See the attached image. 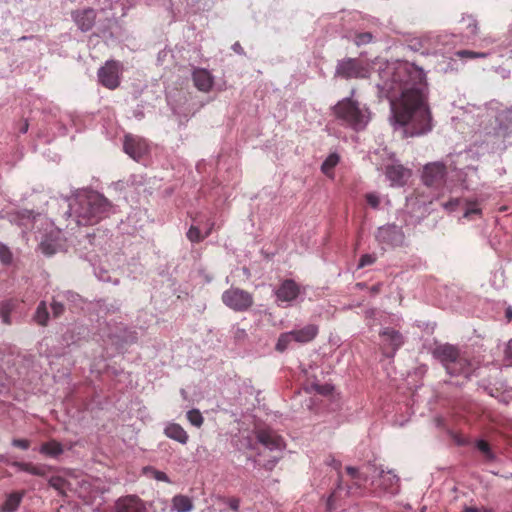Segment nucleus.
<instances>
[{
	"mask_svg": "<svg viewBox=\"0 0 512 512\" xmlns=\"http://www.w3.org/2000/svg\"><path fill=\"white\" fill-rule=\"evenodd\" d=\"M378 96L390 103V123L403 137H417L433 128L426 102L427 83L422 68L407 61L388 63L379 71Z\"/></svg>",
	"mask_w": 512,
	"mask_h": 512,
	"instance_id": "obj_1",
	"label": "nucleus"
},
{
	"mask_svg": "<svg viewBox=\"0 0 512 512\" xmlns=\"http://www.w3.org/2000/svg\"><path fill=\"white\" fill-rule=\"evenodd\" d=\"M67 214L78 226L95 225L115 213V206L103 194L77 189L68 198Z\"/></svg>",
	"mask_w": 512,
	"mask_h": 512,
	"instance_id": "obj_2",
	"label": "nucleus"
},
{
	"mask_svg": "<svg viewBox=\"0 0 512 512\" xmlns=\"http://www.w3.org/2000/svg\"><path fill=\"white\" fill-rule=\"evenodd\" d=\"M471 154V150H465L454 156H449L446 164L443 162L426 164L422 172L423 183L427 187L435 189L441 187L447 173V168H450L456 173L455 176L461 182L463 188L469 189L478 180L477 167L472 164L467 165Z\"/></svg>",
	"mask_w": 512,
	"mask_h": 512,
	"instance_id": "obj_3",
	"label": "nucleus"
},
{
	"mask_svg": "<svg viewBox=\"0 0 512 512\" xmlns=\"http://www.w3.org/2000/svg\"><path fill=\"white\" fill-rule=\"evenodd\" d=\"M355 91H351L349 97L338 101L333 107V113L340 125L356 132L363 131L371 121L369 107L353 97Z\"/></svg>",
	"mask_w": 512,
	"mask_h": 512,
	"instance_id": "obj_4",
	"label": "nucleus"
},
{
	"mask_svg": "<svg viewBox=\"0 0 512 512\" xmlns=\"http://www.w3.org/2000/svg\"><path fill=\"white\" fill-rule=\"evenodd\" d=\"M399 481V477L392 470H380L370 481V488H367L366 494L379 498L392 497L399 493Z\"/></svg>",
	"mask_w": 512,
	"mask_h": 512,
	"instance_id": "obj_5",
	"label": "nucleus"
},
{
	"mask_svg": "<svg viewBox=\"0 0 512 512\" xmlns=\"http://www.w3.org/2000/svg\"><path fill=\"white\" fill-rule=\"evenodd\" d=\"M318 331L319 328L317 325L307 324L304 327L281 333L278 337L275 349L278 352H284L293 342L298 344L311 342L317 336Z\"/></svg>",
	"mask_w": 512,
	"mask_h": 512,
	"instance_id": "obj_6",
	"label": "nucleus"
},
{
	"mask_svg": "<svg viewBox=\"0 0 512 512\" xmlns=\"http://www.w3.org/2000/svg\"><path fill=\"white\" fill-rule=\"evenodd\" d=\"M375 240L383 250H386L402 246L405 243V234L401 226L389 223L377 228Z\"/></svg>",
	"mask_w": 512,
	"mask_h": 512,
	"instance_id": "obj_7",
	"label": "nucleus"
},
{
	"mask_svg": "<svg viewBox=\"0 0 512 512\" xmlns=\"http://www.w3.org/2000/svg\"><path fill=\"white\" fill-rule=\"evenodd\" d=\"M335 75L343 79L367 78L370 76V66L357 58H345L337 62Z\"/></svg>",
	"mask_w": 512,
	"mask_h": 512,
	"instance_id": "obj_8",
	"label": "nucleus"
},
{
	"mask_svg": "<svg viewBox=\"0 0 512 512\" xmlns=\"http://www.w3.org/2000/svg\"><path fill=\"white\" fill-rule=\"evenodd\" d=\"M447 34L427 33L411 41L410 47L414 51H420L422 55L442 53L439 44L447 43Z\"/></svg>",
	"mask_w": 512,
	"mask_h": 512,
	"instance_id": "obj_9",
	"label": "nucleus"
},
{
	"mask_svg": "<svg viewBox=\"0 0 512 512\" xmlns=\"http://www.w3.org/2000/svg\"><path fill=\"white\" fill-rule=\"evenodd\" d=\"M222 301L227 307L237 312L247 311L254 303L252 294L240 288L224 291Z\"/></svg>",
	"mask_w": 512,
	"mask_h": 512,
	"instance_id": "obj_10",
	"label": "nucleus"
},
{
	"mask_svg": "<svg viewBox=\"0 0 512 512\" xmlns=\"http://www.w3.org/2000/svg\"><path fill=\"white\" fill-rule=\"evenodd\" d=\"M443 207L450 212L462 211V217L469 220L480 217L482 214L481 202L478 199L452 198L443 203Z\"/></svg>",
	"mask_w": 512,
	"mask_h": 512,
	"instance_id": "obj_11",
	"label": "nucleus"
},
{
	"mask_svg": "<svg viewBox=\"0 0 512 512\" xmlns=\"http://www.w3.org/2000/svg\"><path fill=\"white\" fill-rule=\"evenodd\" d=\"M123 149L129 157L140 162L149 154L150 145L146 139L137 135L128 134L124 137Z\"/></svg>",
	"mask_w": 512,
	"mask_h": 512,
	"instance_id": "obj_12",
	"label": "nucleus"
},
{
	"mask_svg": "<svg viewBox=\"0 0 512 512\" xmlns=\"http://www.w3.org/2000/svg\"><path fill=\"white\" fill-rule=\"evenodd\" d=\"M122 65L118 61L108 60L105 65L98 70L99 82L108 89H115L120 84V74Z\"/></svg>",
	"mask_w": 512,
	"mask_h": 512,
	"instance_id": "obj_13",
	"label": "nucleus"
},
{
	"mask_svg": "<svg viewBox=\"0 0 512 512\" xmlns=\"http://www.w3.org/2000/svg\"><path fill=\"white\" fill-rule=\"evenodd\" d=\"M367 470H369V467H366V470H358L351 466L346 468V471L352 480V484L347 487L348 495H366L367 485L368 483L370 484V481L372 480L370 473Z\"/></svg>",
	"mask_w": 512,
	"mask_h": 512,
	"instance_id": "obj_14",
	"label": "nucleus"
},
{
	"mask_svg": "<svg viewBox=\"0 0 512 512\" xmlns=\"http://www.w3.org/2000/svg\"><path fill=\"white\" fill-rule=\"evenodd\" d=\"M383 343V354L388 358H393L396 351L404 344L403 335L393 329L384 328L379 333Z\"/></svg>",
	"mask_w": 512,
	"mask_h": 512,
	"instance_id": "obj_15",
	"label": "nucleus"
},
{
	"mask_svg": "<svg viewBox=\"0 0 512 512\" xmlns=\"http://www.w3.org/2000/svg\"><path fill=\"white\" fill-rule=\"evenodd\" d=\"M62 247L61 231L50 225L49 230L41 234L39 249L46 256H52Z\"/></svg>",
	"mask_w": 512,
	"mask_h": 512,
	"instance_id": "obj_16",
	"label": "nucleus"
},
{
	"mask_svg": "<svg viewBox=\"0 0 512 512\" xmlns=\"http://www.w3.org/2000/svg\"><path fill=\"white\" fill-rule=\"evenodd\" d=\"M115 512H149L146 503L136 495H127L116 500Z\"/></svg>",
	"mask_w": 512,
	"mask_h": 512,
	"instance_id": "obj_17",
	"label": "nucleus"
},
{
	"mask_svg": "<svg viewBox=\"0 0 512 512\" xmlns=\"http://www.w3.org/2000/svg\"><path fill=\"white\" fill-rule=\"evenodd\" d=\"M385 175L390 185L393 187H402L411 176V171L399 163L388 165Z\"/></svg>",
	"mask_w": 512,
	"mask_h": 512,
	"instance_id": "obj_18",
	"label": "nucleus"
},
{
	"mask_svg": "<svg viewBox=\"0 0 512 512\" xmlns=\"http://www.w3.org/2000/svg\"><path fill=\"white\" fill-rule=\"evenodd\" d=\"M71 17L82 32L92 29L96 21V11L92 8L78 9L72 12Z\"/></svg>",
	"mask_w": 512,
	"mask_h": 512,
	"instance_id": "obj_19",
	"label": "nucleus"
},
{
	"mask_svg": "<svg viewBox=\"0 0 512 512\" xmlns=\"http://www.w3.org/2000/svg\"><path fill=\"white\" fill-rule=\"evenodd\" d=\"M258 441L270 451H279L281 452L285 443L281 436H279L275 431L270 429L259 430L257 433Z\"/></svg>",
	"mask_w": 512,
	"mask_h": 512,
	"instance_id": "obj_20",
	"label": "nucleus"
},
{
	"mask_svg": "<svg viewBox=\"0 0 512 512\" xmlns=\"http://www.w3.org/2000/svg\"><path fill=\"white\" fill-rule=\"evenodd\" d=\"M278 302L290 305L299 295V287L293 280H285L275 291Z\"/></svg>",
	"mask_w": 512,
	"mask_h": 512,
	"instance_id": "obj_21",
	"label": "nucleus"
},
{
	"mask_svg": "<svg viewBox=\"0 0 512 512\" xmlns=\"http://www.w3.org/2000/svg\"><path fill=\"white\" fill-rule=\"evenodd\" d=\"M433 355L437 358L444 367H452L451 362L460 357L458 349L450 344H443L437 346Z\"/></svg>",
	"mask_w": 512,
	"mask_h": 512,
	"instance_id": "obj_22",
	"label": "nucleus"
},
{
	"mask_svg": "<svg viewBox=\"0 0 512 512\" xmlns=\"http://www.w3.org/2000/svg\"><path fill=\"white\" fill-rule=\"evenodd\" d=\"M194 85L203 92H208L213 86V76L203 68L194 69L192 74Z\"/></svg>",
	"mask_w": 512,
	"mask_h": 512,
	"instance_id": "obj_23",
	"label": "nucleus"
},
{
	"mask_svg": "<svg viewBox=\"0 0 512 512\" xmlns=\"http://www.w3.org/2000/svg\"><path fill=\"white\" fill-rule=\"evenodd\" d=\"M163 432L166 437L182 445H185L189 440V436L187 432L184 430V428L181 425L174 422L166 423Z\"/></svg>",
	"mask_w": 512,
	"mask_h": 512,
	"instance_id": "obj_24",
	"label": "nucleus"
},
{
	"mask_svg": "<svg viewBox=\"0 0 512 512\" xmlns=\"http://www.w3.org/2000/svg\"><path fill=\"white\" fill-rule=\"evenodd\" d=\"M452 367H445L446 372L451 376H464L469 378L472 372L471 364L466 358L459 357L451 362Z\"/></svg>",
	"mask_w": 512,
	"mask_h": 512,
	"instance_id": "obj_25",
	"label": "nucleus"
},
{
	"mask_svg": "<svg viewBox=\"0 0 512 512\" xmlns=\"http://www.w3.org/2000/svg\"><path fill=\"white\" fill-rule=\"evenodd\" d=\"M171 502V511L173 512H191L194 508L192 499L186 495H175Z\"/></svg>",
	"mask_w": 512,
	"mask_h": 512,
	"instance_id": "obj_26",
	"label": "nucleus"
},
{
	"mask_svg": "<svg viewBox=\"0 0 512 512\" xmlns=\"http://www.w3.org/2000/svg\"><path fill=\"white\" fill-rule=\"evenodd\" d=\"M19 471L26 472L35 476H44L46 474V467L44 465H34L32 463L27 462H13L11 464Z\"/></svg>",
	"mask_w": 512,
	"mask_h": 512,
	"instance_id": "obj_27",
	"label": "nucleus"
},
{
	"mask_svg": "<svg viewBox=\"0 0 512 512\" xmlns=\"http://www.w3.org/2000/svg\"><path fill=\"white\" fill-rule=\"evenodd\" d=\"M476 112L477 121L479 122V131H482L485 134H490V131H488V128L486 127V123L491 122L493 119L496 120L495 114L486 108H477Z\"/></svg>",
	"mask_w": 512,
	"mask_h": 512,
	"instance_id": "obj_28",
	"label": "nucleus"
},
{
	"mask_svg": "<svg viewBox=\"0 0 512 512\" xmlns=\"http://www.w3.org/2000/svg\"><path fill=\"white\" fill-rule=\"evenodd\" d=\"M41 454L56 458L64 452L63 446L56 440L45 442L39 449Z\"/></svg>",
	"mask_w": 512,
	"mask_h": 512,
	"instance_id": "obj_29",
	"label": "nucleus"
},
{
	"mask_svg": "<svg viewBox=\"0 0 512 512\" xmlns=\"http://www.w3.org/2000/svg\"><path fill=\"white\" fill-rule=\"evenodd\" d=\"M22 494L19 492L10 493L5 502L2 505L1 511L3 512H14L20 505L22 500Z\"/></svg>",
	"mask_w": 512,
	"mask_h": 512,
	"instance_id": "obj_30",
	"label": "nucleus"
},
{
	"mask_svg": "<svg viewBox=\"0 0 512 512\" xmlns=\"http://www.w3.org/2000/svg\"><path fill=\"white\" fill-rule=\"evenodd\" d=\"M33 319L37 324L41 326H46L48 324L49 312L45 301H41L38 304Z\"/></svg>",
	"mask_w": 512,
	"mask_h": 512,
	"instance_id": "obj_31",
	"label": "nucleus"
},
{
	"mask_svg": "<svg viewBox=\"0 0 512 512\" xmlns=\"http://www.w3.org/2000/svg\"><path fill=\"white\" fill-rule=\"evenodd\" d=\"M15 309V302L13 300H5L0 303V317L4 324H11V313Z\"/></svg>",
	"mask_w": 512,
	"mask_h": 512,
	"instance_id": "obj_32",
	"label": "nucleus"
},
{
	"mask_svg": "<svg viewBox=\"0 0 512 512\" xmlns=\"http://www.w3.org/2000/svg\"><path fill=\"white\" fill-rule=\"evenodd\" d=\"M49 485L57 490L60 495H65L70 488V484L61 476H52L49 479Z\"/></svg>",
	"mask_w": 512,
	"mask_h": 512,
	"instance_id": "obj_33",
	"label": "nucleus"
},
{
	"mask_svg": "<svg viewBox=\"0 0 512 512\" xmlns=\"http://www.w3.org/2000/svg\"><path fill=\"white\" fill-rule=\"evenodd\" d=\"M476 448L484 455L485 462H493L496 460V455L491 450L490 445L483 439L476 441Z\"/></svg>",
	"mask_w": 512,
	"mask_h": 512,
	"instance_id": "obj_34",
	"label": "nucleus"
},
{
	"mask_svg": "<svg viewBox=\"0 0 512 512\" xmlns=\"http://www.w3.org/2000/svg\"><path fill=\"white\" fill-rule=\"evenodd\" d=\"M365 200L367 204L374 210L380 209V205L383 201H385L387 204L390 203V201L387 198L382 197L377 192L366 193Z\"/></svg>",
	"mask_w": 512,
	"mask_h": 512,
	"instance_id": "obj_35",
	"label": "nucleus"
},
{
	"mask_svg": "<svg viewBox=\"0 0 512 512\" xmlns=\"http://www.w3.org/2000/svg\"><path fill=\"white\" fill-rule=\"evenodd\" d=\"M340 157L336 153H331L322 163L321 170L325 175H330L334 167L338 164Z\"/></svg>",
	"mask_w": 512,
	"mask_h": 512,
	"instance_id": "obj_36",
	"label": "nucleus"
},
{
	"mask_svg": "<svg viewBox=\"0 0 512 512\" xmlns=\"http://www.w3.org/2000/svg\"><path fill=\"white\" fill-rule=\"evenodd\" d=\"M454 55L464 61H467V60L476 59V58H486L489 55V53L488 52H474L471 50H458L454 53Z\"/></svg>",
	"mask_w": 512,
	"mask_h": 512,
	"instance_id": "obj_37",
	"label": "nucleus"
},
{
	"mask_svg": "<svg viewBox=\"0 0 512 512\" xmlns=\"http://www.w3.org/2000/svg\"><path fill=\"white\" fill-rule=\"evenodd\" d=\"M58 298H62L64 302L71 304L73 306H78L80 302H82L80 295L71 291H64L58 293Z\"/></svg>",
	"mask_w": 512,
	"mask_h": 512,
	"instance_id": "obj_38",
	"label": "nucleus"
},
{
	"mask_svg": "<svg viewBox=\"0 0 512 512\" xmlns=\"http://www.w3.org/2000/svg\"><path fill=\"white\" fill-rule=\"evenodd\" d=\"M51 309L55 318L60 317L65 310V302L62 298H58V294L53 297Z\"/></svg>",
	"mask_w": 512,
	"mask_h": 512,
	"instance_id": "obj_39",
	"label": "nucleus"
},
{
	"mask_svg": "<svg viewBox=\"0 0 512 512\" xmlns=\"http://www.w3.org/2000/svg\"><path fill=\"white\" fill-rule=\"evenodd\" d=\"M186 417L190 424L197 428L203 424V416L197 409L189 410L186 414Z\"/></svg>",
	"mask_w": 512,
	"mask_h": 512,
	"instance_id": "obj_40",
	"label": "nucleus"
},
{
	"mask_svg": "<svg viewBox=\"0 0 512 512\" xmlns=\"http://www.w3.org/2000/svg\"><path fill=\"white\" fill-rule=\"evenodd\" d=\"M208 235H209V231H207L204 235H202L200 229L194 225H192L187 232V238L191 242H199Z\"/></svg>",
	"mask_w": 512,
	"mask_h": 512,
	"instance_id": "obj_41",
	"label": "nucleus"
},
{
	"mask_svg": "<svg viewBox=\"0 0 512 512\" xmlns=\"http://www.w3.org/2000/svg\"><path fill=\"white\" fill-rule=\"evenodd\" d=\"M372 39L373 35L370 32H363L355 35L354 42L357 46H361L370 43Z\"/></svg>",
	"mask_w": 512,
	"mask_h": 512,
	"instance_id": "obj_42",
	"label": "nucleus"
},
{
	"mask_svg": "<svg viewBox=\"0 0 512 512\" xmlns=\"http://www.w3.org/2000/svg\"><path fill=\"white\" fill-rule=\"evenodd\" d=\"M0 261L5 265L10 264L12 261V253L10 249L2 243L0 244Z\"/></svg>",
	"mask_w": 512,
	"mask_h": 512,
	"instance_id": "obj_43",
	"label": "nucleus"
},
{
	"mask_svg": "<svg viewBox=\"0 0 512 512\" xmlns=\"http://www.w3.org/2000/svg\"><path fill=\"white\" fill-rule=\"evenodd\" d=\"M94 274L95 276L103 282H111V276L109 275V271L102 268V267H94Z\"/></svg>",
	"mask_w": 512,
	"mask_h": 512,
	"instance_id": "obj_44",
	"label": "nucleus"
},
{
	"mask_svg": "<svg viewBox=\"0 0 512 512\" xmlns=\"http://www.w3.org/2000/svg\"><path fill=\"white\" fill-rule=\"evenodd\" d=\"M376 261V256L374 254H364L361 256L357 268H364L366 266L372 265Z\"/></svg>",
	"mask_w": 512,
	"mask_h": 512,
	"instance_id": "obj_45",
	"label": "nucleus"
},
{
	"mask_svg": "<svg viewBox=\"0 0 512 512\" xmlns=\"http://www.w3.org/2000/svg\"><path fill=\"white\" fill-rule=\"evenodd\" d=\"M342 489V486H341V479L340 477L338 478V485H337V488L336 490H334L328 497L327 499V506L329 509H333L334 508V501L335 499L337 498V493L339 490Z\"/></svg>",
	"mask_w": 512,
	"mask_h": 512,
	"instance_id": "obj_46",
	"label": "nucleus"
},
{
	"mask_svg": "<svg viewBox=\"0 0 512 512\" xmlns=\"http://www.w3.org/2000/svg\"><path fill=\"white\" fill-rule=\"evenodd\" d=\"M224 503L233 511L240 512V499L236 497L227 498Z\"/></svg>",
	"mask_w": 512,
	"mask_h": 512,
	"instance_id": "obj_47",
	"label": "nucleus"
},
{
	"mask_svg": "<svg viewBox=\"0 0 512 512\" xmlns=\"http://www.w3.org/2000/svg\"><path fill=\"white\" fill-rule=\"evenodd\" d=\"M12 445L22 450H26L29 448L30 442L26 439H13Z\"/></svg>",
	"mask_w": 512,
	"mask_h": 512,
	"instance_id": "obj_48",
	"label": "nucleus"
},
{
	"mask_svg": "<svg viewBox=\"0 0 512 512\" xmlns=\"http://www.w3.org/2000/svg\"><path fill=\"white\" fill-rule=\"evenodd\" d=\"M325 463L328 466L334 468L336 471H339V469L341 468V462L331 455L327 457Z\"/></svg>",
	"mask_w": 512,
	"mask_h": 512,
	"instance_id": "obj_49",
	"label": "nucleus"
},
{
	"mask_svg": "<svg viewBox=\"0 0 512 512\" xmlns=\"http://www.w3.org/2000/svg\"><path fill=\"white\" fill-rule=\"evenodd\" d=\"M153 477L154 479H156L157 481H162V482H166V483H171V480L170 478L167 476L166 473L162 472V471H159V470H153Z\"/></svg>",
	"mask_w": 512,
	"mask_h": 512,
	"instance_id": "obj_50",
	"label": "nucleus"
},
{
	"mask_svg": "<svg viewBox=\"0 0 512 512\" xmlns=\"http://www.w3.org/2000/svg\"><path fill=\"white\" fill-rule=\"evenodd\" d=\"M505 360L509 365H512V339L506 345Z\"/></svg>",
	"mask_w": 512,
	"mask_h": 512,
	"instance_id": "obj_51",
	"label": "nucleus"
},
{
	"mask_svg": "<svg viewBox=\"0 0 512 512\" xmlns=\"http://www.w3.org/2000/svg\"><path fill=\"white\" fill-rule=\"evenodd\" d=\"M462 512H494V510L487 507H465Z\"/></svg>",
	"mask_w": 512,
	"mask_h": 512,
	"instance_id": "obj_52",
	"label": "nucleus"
},
{
	"mask_svg": "<svg viewBox=\"0 0 512 512\" xmlns=\"http://www.w3.org/2000/svg\"><path fill=\"white\" fill-rule=\"evenodd\" d=\"M467 22L470 33L475 34L477 32V21L472 16H468Z\"/></svg>",
	"mask_w": 512,
	"mask_h": 512,
	"instance_id": "obj_53",
	"label": "nucleus"
},
{
	"mask_svg": "<svg viewBox=\"0 0 512 512\" xmlns=\"http://www.w3.org/2000/svg\"><path fill=\"white\" fill-rule=\"evenodd\" d=\"M377 313H378V311L376 309H373V308L367 309L365 311V318L368 320L367 324L369 326H373L374 325L373 323L370 322V320H372L376 316Z\"/></svg>",
	"mask_w": 512,
	"mask_h": 512,
	"instance_id": "obj_54",
	"label": "nucleus"
},
{
	"mask_svg": "<svg viewBox=\"0 0 512 512\" xmlns=\"http://www.w3.org/2000/svg\"><path fill=\"white\" fill-rule=\"evenodd\" d=\"M455 64H456V63H452V62L450 61V62H449L447 65H445V66L440 65L438 69H439V71L444 72V73H447V72H450V71H454V70H457V68H456V67H454V65H455Z\"/></svg>",
	"mask_w": 512,
	"mask_h": 512,
	"instance_id": "obj_55",
	"label": "nucleus"
},
{
	"mask_svg": "<svg viewBox=\"0 0 512 512\" xmlns=\"http://www.w3.org/2000/svg\"><path fill=\"white\" fill-rule=\"evenodd\" d=\"M279 460V457L278 456H274L272 460H269L264 466L265 468L267 469H272L276 463L278 462Z\"/></svg>",
	"mask_w": 512,
	"mask_h": 512,
	"instance_id": "obj_56",
	"label": "nucleus"
},
{
	"mask_svg": "<svg viewBox=\"0 0 512 512\" xmlns=\"http://www.w3.org/2000/svg\"><path fill=\"white\" fill-rule=\"evenodd\" d=\"M231 48L235 53L239 55L244 53L242 46L238 42L234 43Z\"/></svg>",
	"mask_w": 512,
	"mask_h": 512,
	"instance_id": "obj_57",
	"label": "nucleus"
},
{
	"mask_svg": "<svg viewBox=\"0 0 512 512\" xmlns=\"http://www.w3.org/2000/svg\"><path fill=\"white\" fill-rule=\"evenodd\" d=\"M380 287H381V284H379V283H378V284H376V285H373V286L369 289V291H370V293H371L372 295H376V294H378V293H379V291H380Z\"/></svg>",
	"mask_w": 512,
	"mask_h": 512,
	"instance_id": "obj_58",
	"label": "nucleus"
},
{
	"mask_svg": "<svg viewBox=\"0 0 512 512\" xmlns=\"http://www.w3.org/2000/svg\"><path fill=\"white\" fill-rule=\"evenodd\" d=\"M28 127H29L28 122L25 121L24 123L21 124L19 132L22 134H25L28 131Z\"/></svg>",
	"mask_w": 512,
	"mask_h": 512,
	"instance_id": "obj_59",
	"label": "nucleus"
},
{
	"mask_svg": "<svg viewBox=\"0 0 512 512\" xmlns=\"http://www.w3.org/2000/svg\"><path fill=\"white\" fill-rule=\"evenodd\" d=\"M505 316L508 321H512V307L511 306L506 308Z\"/></svg>",
	"mask_w": 512,
	"mask_h": 512,
	"instance_id": "obj_60",
	"label": "nucleus"
},
{
	"mask_svg": "<svg viewBox=\"0 0 512 512\" xmlns=\"http://www.w3.org/2000/svg\"><path fill=\"white\" fill-rule=\"evenodd\" d=\"M244 336H246V332H245V330L238 329V330H237V332H236V337H237V338H242V337H244Z\"/></svg>",
	"mask_w": 512,
	"mask_h": 512,
	"instance_id": "obj_61",
	"label": "nucleus"
},
{
	"mask_svg": "<svg viewBox=\"0 0 512 512\" xmlns=\"http://www.w3.org/2000/svg\"><path fill=\"white\" fill-rule=\"evenodd\" d=\"M226 188H227V185H223L221 187H217V188H215L214 194H219L220 193V189H221V191L226 193V191H225Z\"/></svg>",
	"mask_w": 512,
	"mask_h": 512,
	"instance_id": "obj_62",
	"label": "nucleus"
},
{
	"mask_svg": "<svg viewBox=\"0 0 512 512\" xmlns=\"http://www.w3.org/2000/svg\"><path fill=\"white\" fill-rule=\"evenodd\" d=\"M0 462L9 463L7 457L3 454H0Z\"/></svg>",
	"mask_w": 512,
	"mask_h": 512,
	"instance_id": "obj_63",
	"label": "nucleus"
},
{
	"mask_svg": "<svg viewBox=\"0 0 512 512\" xmlns=\"http://www.w3.org/2000/svg\"><path fill=\"white\" fill-rule=\"evenodd\" d=\"M356 287H357V288H359V289H364V288L366 287V284H365V283L360 282V283H357V284H356Z\"/></svg>",
	"mask_w": 512,
	"mask_h": 512,
	"instance_id": "obj_64",
	"label": "nucleus"
}]
</instances>
